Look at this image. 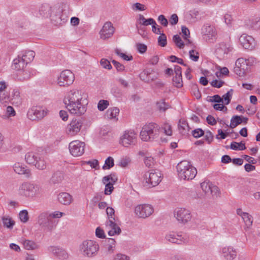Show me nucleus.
Wrapping results in <instances>:
<instances>
[{
	"label": "nucleus",
	"instance_id": "41",
	"mask_svg": "<svg viewBox=\"0 0 260 260\" xmlns=\"http://www.w3.org/2000/svg\"><path fill=\"white\" fill-rule=\"evenodd\" d=\"M23 245L26 250H33L37 248V245L34 242L28 240L24 241Z\"/></svg>",
	"mask_w": 260,
	"mask_h": 260
},
{
	"label": "nucleus",
	"instance_id": "9",
	"mask_svg": "<svg viewBox=\"0 0 260 260\" xmlns=\"http://www.w3.org/2000/svg\"><path fill=\"white\" fill-rule=\"evenodd\" d=\"M201 33L204 39L208 43H214L217 40V33L215 28L208 23L202 26Z\"/></svg>",
	"mask_w": 260,
	"mask_h": 260
},
{
	"label": "nucleus",
	"instance_id": "57",
	"mask_svg": "<svg viewBox=\"0 0 260 260\" xmlns=\"http://www.w3.org/2000/svg\"><path fill=\"white\" fill-rule=\"evenodd\" d=\"M251 26L255 29H260V17L251 20Z\"/></svg>",
	"mask_w": 260,
	"mask_h": 260
},
{
	"label": "nucleus",
	"instance_id": "45",
	"mask_svg": "<svg viewBox=\"0 0 260 260\" xmlns=\"http://www.w3.org/2000/svg\"><path fill=\"white\" fill-rule=\"evenodd\" d=\"M199 15V12L197 10H190L189 12L188 17L189 19L192 22H196L198 19V16Z\"/></svg>",
	"mask_w": 260,
	"mask_h": 260
},
{
	"label": "nucleus",
	"instance_id": "42",
	"mask_svg": "<svg viewBox=\"0 0 260 260\" xmlns=\"http://www.w3.org/2000/svg\"><path fill=\"white\" fill-rule=\"evenodd\" d=\"M245 225L249 228L252 225L253 222V218L251 215L247 213L242 217Z\"/></svg>",
	"mask_w": 260,
	"mask_h": 260
},
{
	"label": "nucleus",
	"instance_id": "35",
	"mask_svg": "<svg viewBox=\"0 0 260 260\" xmlns=\"http://www.w3.org/2000/svg\"><path fill=\"white\" fill-rule=\"evenodd\" d=\"M35 56V52L31 50L25 51L22 56L21 58H23L24 61L27 63H29L33 60Z\"/></svg>",
	"mask_w": 260,
	"mask_h": 260
},
{
	"label": "nucleus",
	"instance_id": "49",
	"mask_svg": "<svg viewBox=\"0 0 260 260\" xmlns=\"http://www.w3.org/2000/svg\"><path fill=\"white\" fill-rule=\"evenodd\" d=\"M173 40L176 45L180 49L184 47V43L181 40V38L178 35H174Z\"/></svg>",
	"mask_w": 260,
	"mask_h": 260
},
{
	"label": "nucleus",
	"instance_id": "52",
	"mask_svg": "<svg viewBox=\"0 0 260 260\" xmlns=\"http://www.w3.org/2000/svg\"><path fill=\"white\" fill-rule=\"evenodd\" d=\"M109 105V102L107 100H100L98 104V108L101 111H103L106 109Z\"/></svg>",
	"mask_w": 260,
	"mask_h": 260
},
{
	"label": "nucleus",
	"instance_id": "58",
	"mask_svg": "<svg viewBox=\"0 0 260 260\" xmlns=\"http://www.w3.org/2000/svg\"><path fill=\"white\" fill-rule=\"evenodd\" d=\"M189 58L192 61H197L199 58V53L198 52L191 50L189 52Z\"/></svg>",
	"mask_w": 260,
	"mask_h": 260
},
{
	"label": "nucleus",
	"instance_id": "36",
	"mask_svg": "<svg viewBox=\"0 0 260 260\" xmlns=\"http://www.w3.org/2000/svg\"><path fill=\"white\" fill-rule=\"evenodd\" d=\"M63 179V174L60 172H57L52 175L51 178V182L54 184H58L61 183Z\"/></svg>",
	"mask_w": 260,
	"mask_h": 260
},
{
	"label": "nucleus",
	"instance_id": "14",
	"mask_svg": "<svg viewBox=\"0 0 260 260\" xmlns=\"http://www.w3.org/2000/svg\"><path fill=\"white\" fill-rule=\"evenodd\" d=\"M75 80L74 74L69 70H65L61 72L57 79V84L60 86L71 85Z\"/></svg>",
	"mask_w": 260,
	"mask_h": 260
},
{
	"label": "nucleus",
	"instance_id": "20",
	"mask_svg": "<svg viewBox=\"0 0 260 260\" xmlns=\"http://www.w3.org/2000/svg\"><path fill=\"white\" fill-rule=\"evenodd\" d=\"M83 123L81 120L73 119L67 127V133L70 136L76 135L82 126Z\"/></svg>",
	"mask_w": 260,
	"mask_h": 260
},
{
	"label": "nucleus",
	"instance_id": "16",
	"mask_svg": "<svg viewBox=\"0 0 260 260\" xmlns=\"http://www.w3.org/2000/svg\"><path fill=\"white\" fill-rule=\"evenodd\" d=\"M85 143L79 140L70 143L69 149L71 154L75 157L81 156L84 152Z\"/></svg>",
	"mask_w": 260,
	"mask_h": 260
},
{
	"label": "nucleus",
	"instance_id": "48",
	"mask_svg": "<svg viewBox=\"0 0 260 260\" xmlns=\"http://www.w3.org/2000/svg\"><path fill=\"white\" fill-rule=\"evenodd\" d=\"M212 184L210 182H203L201 183V187L206 194H209Z\"/></svg>",
	"mask_w": 260,
	"mask_h": 260
},
{
	"label": "nucleus",
	"instance_id": "26",
	"mask_svg": "<svg viewBox=\"0 0 260 260\" xmlns=\"http://www.w3.org/2000/svg\"><path fill=\"white\" fill-rule=\"evenodd\" d=\"M178 128L179 133L182 135H187L190 129L187 121L184 119H181L179 120Z\"/></svg>",
	"mask_w": 260,
	"mask_h": 260
},
{
	"label": "nucleus",
	"instance_id": "18",
	"mask_svg": "<svg viewBox=\"0 0 260 260\" xmlns=\"http://www.w3.org/2000/svg\"><path fill=\"white\" fill-rule=\"evenodd\" d=\"M154 212L153 207L149 204L138 205L135 207V213L140 218H145L150 216Z\"/></svg>",
	"mask_w": 260,
	"mask_h": 260
},
{
	"label": "nucleus",
	"instance_id": "19",
	"mask_svg": "<svg viewBox=\"0 0 260 260\" xmlns=\"http://www.w3.org/2000/svg\"><path fill=\"white\" fill-rule=\"evenodd\" d=\"M239 42L241 46L245 49L251 50L256 46V43L254 38L246 34H243L240 36Z\"/></svg>",
	"mask_w": 260,
	"mask_h": 260
},
{
	"label": "nucleus",
	"instance_id": "17",
	"mask_svg": "<svg viewBox=\"0 0 260 260\" xmlns=\"http://www.w3.org/2000/svg\"><path fill=\"white\" fill-rule=\"evenodd\" d=\"M174 215L178 222L183 224L189 221L191 218L190 212L183 208H176L174 210Z\"/></svg>",
	"mask_w": 260,
	"mask_h": 260
},
{
	"label": "nucleus",
	"instance_id": "27",
	"mask_svg": "<svg viewBox=\"0 0 260 260\" xmlns=\"http://www.w3.org/2000/svg\"><path fill=\"white\" fill-rule=\"evenodd\" d=\"M222 251L223 256L227 260H232L234 259L237 255L236 250L231 247H225L222 248Z\"/></svg>",
	"mask_w": 260,
	"mask_h": 260
},
{
	"label": "nucleus",
	"instance_id": "56",
	"mask_svg": "<svg viewBox=\"0 0 260 260\" xmlns=\"http://www.w3.org/2000/svg\"><path fill=\"white\" fill-rule=\"evenodd\" d=\"M233 92V90L231 89L230 91H229L226 93L222 96V99H224V101L225 102V105H228L230 103L232 97Z\"/></svg>",
	"mask_w": 260,
	"mask_h": 260
},
{
	"label": "nucleus",
	"instance_id": "53",
	"mask_svg": "<svg viewBox=\"0 0 260 260\" xmlns=\"http://www.w3.org/2000/svg\"><path fill=\"white\" fill-rule=\"evenodd\" d=\"M106 212L108 217V220H115V211L114 209L111 207H107L106 209Z\"/></svg>",
	"mask_w": 260,
	"mask_h": 260
},
{
	"label": "nucleus",
	"instance_id": "39",
	"mask_svg": "<svg viewBox=\"0 0 260 260\" xmlns=\"http://www.w3.org/2000/svg\"><path fill=\"white\" fill-rule=\"evenodd\" d=\"M163 131V133L167 136H171L172 135V129L171 125L165 122L160 126V132Z\"/></svg>",
	"mask_w": 260,
	"mask_h": 260
},
{
	"label": "nucleus",
	"instance_id": "7",
	"mask_svg": "<svg viewBox=\"0 0 260 260\" xmlns=\"http://www.w3.org/2000/svg\"><path fill=\"white\" fill-rule=\"evenodd\" d=\"M234 49L232 44L230 42H222L217 43L215 46L214 54L220 60L227 58L228 55Z\"/></svg>",
	"mask_w": 260,
	"mask_h": 260
},
{
	"label": "nucleus",
	"instance_id": "46",
	"mask_svg": "<svg viewBox=\"0 0 260 260\" xmlns=\"http://www.w3.org/2000/svg\"><path fill=\"white\" fill-rule=\"evenodd\" d=\"M117 180V178L115 174H111L109 175L106 176L103 178V182H112L113 184H114L116 181Z\"/></svg>",
	"mask_w": 260,
	"mask_h": 260
},
{
	"label": "nucleus",
	"instance_id": "60",
	"mask_svg": "<svg viewBox=\"0 0 260 260\" xmlns=\"http://www.w3.org/2000/svg\"><path fill=\"white\" fill-rule=\"evenodd\" d=\"M192 136L198 138L204 135V131L201 128H197L192 131Z\"/></svg>",
	"mask_w": 260,
	"mask_h": 260
},
{
	"label": "nucleus",
	"instance_id": "11",
	"mask_svg": "<svg viewBox=\"0 0 260 260\" xmlns=\"http://www.w3.org/2000/svg\"><path fill=\"white\" fill-rule=\"evenodd\" d=\"M137 142V134L133 130L125 131L121 136L119 143L123 146L128 147L135 145Z\"/></svg>",
	"mask_w": 260,
	"mask_h": 260
},
{
	"label": "nucleus",
	"instance_id": "6",
	"mask_svg": "<svg viewBox=\"0 0 260 260\" xmlns=\"http://www.w3.org/2000/svg\"><path fill=\"white\" fill-rule=\"evenodd\" d=\"M99 244L95 241L86 240L80 245L79 250L82 255L85 257L91 258L95 256L99 250Z\"/></svg>",
	"mask_w": 260,
	"mask_h": 260
},
{
	"label": "nucleus",
	"instance_id": "32",
	"mask_svg": "<svg viewBox=\"0 0 260 260\" xmlns=\"http://www.w3.org/2000/svg\"><path fill=\"white\" fill-rule=\"evenodd\" d=\"M31 77L30 72L28 70H22L17 75V80L20 81H24L29 79Z\"/></svg>",
	"mask_w": 260,
	"mask_h": 260
},
{
	"label": "nucleus",
	"instance_id": "2",
	"mask_svg": "<svg viewBox=\"0 0 260 260\" xmlns=\"http://www.w3.org/2000/svg\"><path fill=\"white\" fill-rule=\"evenodd\" d=\"M18 193L20 196L32 199L41 196L43 191L39 184L24 182L20 185Z\"/></svg>",
	"mask_w": 260,
	"mask_h": 260
},
{
	"label": "nucleus",
	"instance_id": "15",
	"mask_svg": "<svg viewBox=\"0 0 260 260\" xmlns=\"http://www.w3.org/2000/svg\"><path fill=\"white\" fill-rule=\"evenodd\" d=\"M166 239L167 241L178 244H182L188 242L189 237L181 233L170 232L166 235Z\"/></svg>",
	"mask_w": 260,
	"mask_h": 260
},
{
	"label": "nucleus",
	"instance_id": "43",
	"mask_svg": "<svg viewBox=\"0 0 260 260\" xmlns=\"http://www.w3.org/2000/svg\"><path fill=\"white\" fill-rule=\"evenodd\" d=\"M181 30L183 35L184 36V39L186 41V44L187 45L191 44V41L188 39L190 37V32L188 28L185 26L181 27Z\"/></svg>",
	"mask_w": 260,
	"mask_h": 260
},
{
	"label": "nucleus",
	"instance_id": "62",
	"mask_svg": "<svg viewBox=\"0 0 260 260\" xmlns=\"http://www.w3.org/2000/svg\"><path fill=\"white\" fill-rule=\"evenodd\" d=\"M170 60L171 61L174 62H177V63L182 64L185 67H187V65L184 63L183 60L182 58H178L176 56L174 55H171L170 56Z\"/></svg>",
	"mask_w": 260,
	"mask_h": 260
},
{
	"label": "nucleus",
	"instance_id": "51",
	"mask_svg": "<svg viewBox=\"0 0 260 260\" xmlns=\"http://www.w3.org/2000/svg\"><path fill=\"white\" fill-rule=\"evenodd\" d=\"M19 215V218L22 222L25 223L28 220L29 217L28 212L26 210L20 211Z\"/></svg>",
	"mask_w": 260,
	"mask_h": 260
},
{
	"label": "nucleus",
	"instance_id": "31",
	"mask_svg": "<svg viewBox=\"0 0 260 260\" xmlns=\"http://www.w3.org/2000/svg\"><path fill=\"white\" fill-rule=\"evenodd\" d=\"M14 172L18 174H28L29 170L19 162H16L13 166Z\"/></svg>",
	"mask_w": 260,
	"mask_h": 260
},
{
	"label": "nucleus",
	"instance_id": "21",
	"mask_svg": "<svg viewBox=\"0 0 260 260\" xmlns=\"http://www.w3.org/2000/svg\"><path fill=\"white\" fill-rule=\"evenodd\" d=\"M115 31V28L112 23L110 21L105 22L100 30L99 34L101 39L106 40L111 38Z\"/></svg>",
	"mask_w": 260,
	"mask_h": 260
},
{
	"label": "nucleus",
	"instance_id": "23",
	"mask_svg": "<svg viewBox=\"0 0 260 260\" xmlns=\"http://www.w3.org/2000/svg\"><path fill=\"white\" fill-rule=\"evenodd\" d=\"M115 220H108L106 223V226L110 230L108 231V235L110 236H114V235H119L121 232V229L115 222Z\"/></svg>",
	"mask_w": 260,
	"mask_h": 260
},
{
	"label": "nucleus",
	"instance_id": "64",
	"mask_svg": "<svg viewBox=\"0 0 260 260\" xmlns=\"http://www.w3.org/2000/svg\"><path fill=\"white\" fill-rule=\"evenodd\" d=\"M112 62L114 66L116 68L117 71L121 72L124 70L125 67L122 64L115 60H113L112 61Z\"/></svg>",
	"mask_w": 260,
	"mask_h": 260
},
{
	"label": "nucleus",
	"instance_id": "61",
	"mask_svg": "<svg viewBox=\"0 0 260 260\" xmlns=\"http://www.w3.org/2000/svg\"><path fill=\"white\" fill-rule=\"evenodd\" d=\"M132 9L134 11H144L146 9V7L143 4L139 3H136L133 5Z\"/></svg>",
	"mask_w": 260,
	"mask_h": 260
},
{
	"label": "nucleus",
	"instance_id": "10",
	"mask_svg": "<svg viewBox=\"0 0 260 260\" xmlns=\"http://www.w3.org/2000/svg\"><path fill=\"white\" fill-rule=\"evenodd\" d=\"M38 224L48 231H51L56 226V223L53 219H51L48 212L41 213L38 218Z\"/></svg>",
	"mask_w": 260,
	"mask_h": 260
},
{
	"label": "nucleus",
	"instance_id": "8",
	"mask_svg": "<svg viewBox=\"0 0 260 260\" xmlns=\"http://www.w3.org/2000/svg\"><path fill=\"white\" fill-rule=\"evenodd\" d=\"M25 159L28 164L34 165L38 169L42 170L46 168V163L44 159L34 152L27 153L25 155Z\"/></svg>",
	"mask_w": 260,
	"mask_h": 260
},
{
	"label": "nucleus",
	"instance_id": "47",
	"mask_svg": "<svg viewBox=\"0 0 260 260\" xmlns=\"http://www.w3.org/2000/svg\"><path fill=\"white\" fill-rule=\"evenodd\" d=\"M158 108L160 111L165 112L170 108V106L166 103L164 100L157 103Z\"/></svg>",
	"mask_w": 260,
	"mask_h": 260
},
{
	"label": "nucleus",
	"instance_id": "13",
	"mask_svg": "<svg viewBox=\"0 0 260 260\" xmlns=\"http://www.w3.org/2000/svg\"><path fill=\"white\" fill-rule=\"evenodd\" d=\"M47 109L42 107H32L27 112V117L31 120H40L43 118L47 114Z\"/></svg>",
	"mask_w": 260,
	"mask_h": 260
},
{
	"label": "nucleus",
	"instance_id": "12",
	"mask_svg": "<svg viewBox=\"0 0 260 260\" xmlns=\"http://www.w3.org/2000/svg\"><path fill=\"white\" fill-rule=\"evenodd\" d=\"M146 186L151 187L157 185L161 180V174L158 170H151L145 174Z\"/></svg>",
	"mask_w": 260,
	"mask_h": 260
},
{
	"label": "nucleus",
	"instance_id": "59",
	"mask_svg": "<svg viewBox=\"0 0 260 260\" xmlns=\"http://www.w3.org/2000/svg\"><path fill=\"white\" fill-rule=\"evenodd\" d=\"M101 65L104 69L110 70L112 69V66L110 61L105 58H102L100 61Z\"/></svg>",
	"mask_w": 260,
	"mask_h": 260
},
{
	"label": "nucleus",
	"instance_id": "54",
	"mask_svg": "<svg viewBox=\"0 0 260 260\" xmlns=\"http://www.w3.org/2000/svg\"><path fill=\"white\" fill-rule=\"evenodd\" d=\"M105 184V194H110L113 189V184L112 182H106V183H103Z\"/></svg>",
	"mask_w": 260,
	"mask_h": 260
},
{
	"label": "nucleus",
	"instance_id": "29",
	"mask_svg": "<svg viewBox=\"0 0 260 260\" xmlns=\"http://www.w3.org/2000/svg\"><path fill=\"white\" fill-rule=\"evenodd\" d=\"M115 249V241L113 238H109L108 243L104 246V253L107 255L113 253Z\"/></svg>",
	"mask_w": 260,
	"mask_h": 260
},
{
	"label": "nucleus",
	"instance_id": "63",
	"mask_svg": "<svg viewBox=\"0 0 260 260\" xmlns=\"http://www.w3.org/2000/svg\"><path fill=\"white\" fill-rule=\"evenodd\" d=\"M173 82L174 86L177 88H180L183 86V82L182 78L173 77Z\"/></svg>",
	"mask_w": 260,
	"mask_h": 260
},
{
	"label": "nucleus",
	"instance_id": "28",
	"mask_svg": "<svg viewBox=\"0 0 260 260\" xmlns=\"http://www.w3.org/2000/svg\"><path fill=\"white\" fill-rule=\"evenodd\" d=\"M53 7H50L48 4L42 5L39 8V13L41 16L44 17H48L52 12Z\"/></svg>",
	"mask_w": 260,
	"mask_h": 260
},
{
	"label": "nucleus",
	"instance_id": "44",
	"mask_svg": "<svg viewBox=\"0 0 260 260\" xmlns=\"http://www.w3.org/2000/svg\"><path fill=\"white\" fill-rule=\"evenodd\" d=\"M114 165V159L111 157H108L105 161V164L103 166L102 169L104 170H109L113 167Z\"/></svg>",
	"mask_w": 260,
	"mask_h": 260
},
{
	"label": "nucleus",
	"instance_id": "4",
	"mask_svg": "<svg viewBox=\"0 0 260 260\" xmlns=\"http://www.w3.org/2000/svg\"><path fill=\"white\" fill-rule=\"evenodd\" d=\"M160 133V126L155 123L151 122L143 126L140 137L143 141H152L156 140Z\"/></svg>",
	"mask_w": 260,
	"mask_h": 260
},
{
	"label": "nucleus",
	"instance_id": "33",
	"mask_svg": "<svg viewBox=\"0 0 260 260\" xmlns=\"http://www.w3.org/2000/svg\"><path fill=\"white\" fill-rule=\"evenodd\" d=\"M119 113V109L117 107L109 108L106 111L105 116L109 119H115Z\"/></svg>",
	"mask_w": 260,
	"mask_h": 260
},
{
	"label": "nucleus",
	"instance_id": "22",
	"mask_svg": "<svg viewBox=\"0 0 260 260\" xmlns=\"http://www.w3.org/2000/svg\"><path fill=\"white\" fill-rule=\"evenodd\" d=\"M48 250L54 256L61 260H66L69 257V254L66 250L62 248L55 246H50Z\"/></svg>",
	"mask_w": 260,
	"mask_h": 260
},
{
	"label": "nucleus",
	"instance_id": "24",
	"mask_svg": "<svg viewBox=\"0 0 260 260\" xmlns=\"http://www.w3.org/2000/svg\"><path fill=\"white\" fill-rule=\"evenodd\" d=\"M57 200L60 204L64 205H69L73 201L72 196L66 192L59 193L57 196Z\"/></svg>",
	"mask_w": 260,
	"mask_h": 260
},
{
	"label": "nucleus",
	"instance_id": "34",
	"mask_svg": "<svg viewBox=\"0 0 260 260\" xmlns=\"http://www.w3.org/2000/svg\"><path fill=\"white\" fill-rule=\"evenodd\" d=\"M11 101L13 104L19 106L22 103V99L20 95V92L17 90H14Z\"/></svg>",
	"mask_w": 260,
	"mask_h": 260
},
{
	"label": "nucleus",
	"instance_id": "38",
	"mask_svg": "<svg viewBox=\"0 0 260 260\" xmlns=\"http://www.w3.org/2000/svg\"><path fill=\"white\" fill-rule=\"evenodd\" d=\"M2 221L4 226L10 229L13 228L15 223L11 218L7 216L2 217Z\"/></svg>",
	"mask_w": 260,
	"mask_h": 260
},
{
	"label": "nucleus",
	"instance_id": "1",
	"mask_svg": "<svg viewBox=\"0 0 260 260\" xmlns=\"http://www.w3.org/2000/svg\"><path fill=\"white\" fill-rule=\"evenodd\" d=\"M88 95L84 92L78 89H72L65 96L63 103L66 108L72 114L80 116L86 111Z\"/></svg>",
	"mask_w": 260,
	"mask_h": 260
},
{
	"label": "nucleus",
	"instance_id": "55",
	"mask_svg": "<svg viewBox=\"0 0 260 260\" xmlns=\"http://www.w3.org/2000/svg\"><path fill=\"white\" fill-rule=\"evenodd\" d=\"M158 43L160 46L162 47H165L166 46L167 41V37L165 35V34L162 33L160 35V36L158 38Z\"/></svg>",
	"mask_w": 260,
	"mask_h": 260
},
{
	"label": "nucleus",
	"instance_id": "3",
	"mask_svg": "<svg viewBox=\"0 0 260 260\" xmlns=\"http://www.w3.org/2000/svg\"><path fill=\"white\" fill-rule=\"evenodd\" d=\"M69 6L67 4H61V6L53 7L50 16L51 21L55 25H62L68 19Z\"/></svg>",
	"mask_w": 260,
	"mask_h": 260
},
{
	"label": "nucleus",
	"instance_id": "40",
	"mask_svg": "<svg viewBox=\"0 0 260 260\" xmlns=\"http://www.w3.org/2000/svg\"><path fill=\"white\" fill-rule=\"evenodd\" d=\"M231 149L235 150H243L246 149L245 143L241 141L240 143L232 142L230 145Z\"/></svg>",
	"mask_w": 260,
	"mask_h": 260
},
{
	"label": "nucleus",
	"instance_id": "5",
	"mask_svg": "<svg viewBox=\"0 0 260 260\" xmlns=\"http://www.w3.org/2000/svg\"><path fill=\"white\" fill-rule=\"evenodd\" d=\"M179 178L181 180H191L194 178L197 171L196 168L187 160H183L178 164L176 167Z\"/></svg>",
	"mask_w": 260,
	"mask_h": 260
},
{
	"label": "nucleus",
	"instance_id": "30",
	"mask_svg": "<svg viewBox=\"0 0 260 260\" xmlns=\"http://www.w3.org/2000/svg\"><path fill=\"white\" fill-rule=\"evenodd\" d=\"M26 65L27 63L21 58L20 55H18L13 60V67L16 70L20 71L23 70Z\"/></svg>",
	"mask_w": 260,
	"mask_h": 260
},
{
	"label": "nucleus",
	"instance_id": "25",
	"mask_svg": "<svg viewBox=\"0 0 260 260\" xmlns=\"http://www.w3.org/2000/svg\"><path fill=\"white\" fill-rule=\"evenodd\" d=\"M256 62V59L254 57H249L248 58H240L236 61V65L238 68L242 67L241 64H246L248 66H252Z\"/></svg>",
	"mask_w": 260,
	"mask_h": 260
},
{
	"label": "nucleus",
	"instance_id": "37",
	"mask_svg": "<svg viewBox=\"0 0 260 260\" xmlns=\"http://www.w3.org/2000/svg\"><path fill=\"white\" fill-rule=\"evenodd\" d=\"M242 122H243V120L241 117L235 115L232 117L230 125H227V126H230L231 128H234Z\"/></svg>",
	"mask_w": 260,
	"mask_h": 260
},
{
	"label": "nucleus",
	"instance_id": "50",
	"mask_svg": "<svg viewBox=\"0 0 260 260\" xmlns=\"http://www.w3.org/2000/svg\"><path fill=\"white\" fill-rule=\"evenodd\" d=\"M115 53L121 57L123 59L126 61H130L133 60V57L132 55H128L125 53L120 52V50L118 49H115Z\"/></svg>",
	"mask_w": 260,
	"mask_h": 260
}]
</instances>
